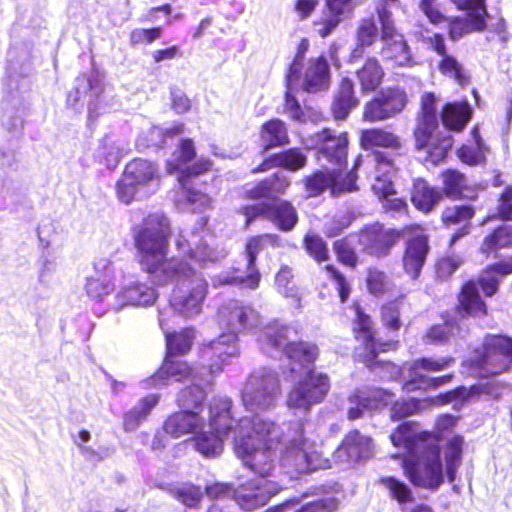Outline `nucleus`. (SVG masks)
Segmentation results:
<instances>
[{"label":"nucleus","mask_w":512,"mask_h":512,"mask_svg":"<svg viewBox=\"0 0 512 512\" xmlns=\"http://www.w3.org/2000/svg\"><path fill=\"white\" fill-rule=\"evenodd\" d=\"M460 11H466L463 16H447L448 36L457 41L465 35L483 32L486 27L488 10L486 0H450Z\"/></svg>","instance_id":"obj_11"},{"label":"nucleus","mask_w":512,"mask_h":512,"mask_svg":"<svg viewBox=\"0 0 512 512\" xmlns=\"http://www.w3.org/2000/svg\"><path fill=\"white\" fill-rule=\"evenodd\" d=\"M279 168L296 172L307 165V155L299 147H292L277 152Z\"/></svg>","instance_id":"obj_60"},{"label":"nucleus","mask_w":512,"mask_h":512,"mask_svg":"<svg viewBox=\"0 0 512 512\" xmlns=\"http://www.w3.org/2000/svg\"><path fill=\"white\" fill-rule=\"evenodd\" d=\"M332 249L339 264L355 270L361 263L360 256L349 239V235L336 239Z\"/></svg>","instance_id":"obj_53"},{"label":"nucleus","mask_w":512,"mask_h":512,"mask_svg":"<svg viewBox=\"0 0 512 512\" xmlns=\"http://www.w3.org/2000/svg\"><path fill=\"white\" fill-rule=\"evenodd\" d=\"M480 368L490 375H499L512 369V337L489 334L484 338L477 358Z\"/></svg>","instance_id":"obj_15"},{"label":"nucleus","mask_w":512,"mask_h":512,"mask_svg":"<svg viewBox=\"0 0 512 512\" xmlns=\"http://www.w3.org/2000/svg\"><path fill=\"white\" fill-rule=\"evenodd\" d=\"M237 354L236 341L233 339L226 342L223 336L201 344L198 351L201 365L207 368L212 375L221 373L231 358Z\"/></svg>","instance_id":"obj_19"},{"label":"nucleus","mask_w":512,"mask_h":512,"mask_svg":"<svg viewBox=\"0 0 512 512\" xmlns=\"http://www.w3.org/2000/svg\"><path fill=\"white\" fill-rule=\"evenodd\" d=\"M171 233L170 220L163 212L148 213L132 228L135 261L155 286L178 283L192 275L194 269L186 260L205 262L212 256L211 248L198 232L180 231L174 244L182 259L169 257Z\"/></svg>","instance_id":"obj_1"},{"label":"nucleus","mask_w":512,"mask_h":512,"mask_svg":"<svg viewBox=\"0 0 512 512\" xmlns=\"http://www.w3.org/2000/svg\"><path fill=\"white\" fill-rule=\"evenodd\" d=\"M322 270L326 273L327 279L333 284L340 303H346L352 293V284L347 276L332 263L325 264Z\"/></svg>","instance_id":"obj_58"},{"label":"nucleus","mask_w":512,"mask_h":512,"mask_svg":"<svg viewBox=\"0 0 512 512\" xmlns=\"http://www.w3.org/2000/svg\"><path fill=\"white\" fill-rule=\"evenodd\" d=\"M473 110L468 101L446 103L441 111L443 125L450 131L462 132L471 120Z\"/></svg>","instance_id":"obj_38"},{"label":"nucleus","mask_w":512,"mask_h":512,"mask_svg":"<svg viewBox=\"0 0 512 512\" xmlns=\"http://www.w3.org/2000/svg\"><path fill=\"white\" fill-rule=\"evenodd\" d=\"M443 323L434 324L426 331V338L432 344H445L460 331V325L456 319L442 315Z\"/></svg>","instance_id":"obj_54"},{"label":"nucleus","mask_w":512,"mask_h":512,"mask_svg":"<svg viewBox=\"0 0 512 512\" xmlns=\"http://www.w3.org/2000/svg\"><path fill=\"white\" fill-rule=\"evenodd\" d=\"M177 356H164L159 368L150 376L152 386L165 385L169 379L182 382L193 376V367L185 360L177 359Z\"/></svg>","instance_id":"obj_28"},{"label":"nucleus","mask_w":512,"mask_h":512,"mask_svg":"<svg viewBox=\"0 0 512 512\" xmlns=\"http://www.w3.org/2000/svg\"><path fill=\"white\" fill-rule=\"evenodd\" d=\"M331 388L326 373L309 369L288 392L286 405L289 408L309 411L313 405L323 402Z\"/></svg>","instance_id":"obj_9"},{"label":"nucleus","mask_w":512,"mask_h":512,"mask_svg":"<svg viewBox=\"0 0 512 512\" xmlns=\"http://www.w3.org/2000/svg\"><path fill=\"white\" fill-rule=\"evenodd\" d=\"M401 468L406 479L417 488L436 491L444 483L439 439L414 453L405 454Z\"/></svg>","instance_id":"obj_6"},{"label":"nucleus","mask_w":512,"mask_h":512,"mask_svg":"<svg viewBox=\"0 0 512 512\" xmlns=\"http://www.w3.org/2000/svg\"><path fill=\"white\" fill-rule=\"evenodd\" d=\"M378 27L373 16L362 18L356 28L355 46L348 58L349 63H354L364 57L367 48L372 47L378 38Z\"/></svg>","instance_id":"obj_35"},{"label":"nucleus","mask_w":512,"mask_h":512,"mask_svg":"<svg viewBox=\"0 0 512 512\" xmlns=\"http://www.w3.org/2000/svg\"><path fill=\"white\" fill-rule=\"evenodd\" d=\"M361 252L374 259L389 257L404 236L402 228L388 227L383 222L375 221L362 226L356 233Z\"/></svg>","instance_id":"obj_8"},{"label":"nucleus","mask_w":512,"mask_h":512,"mask_svg":"<svg viewBox=\"0 0 512 512\" xmlns=\"http://www.w3.org/2000/svg\"><path fill=\"white\" fill-rule=\"evenodd\" d=\"M330 82L331 73L327 58L324 55L311 58L305 68L303 90L308 93H316L327 89Z\"/></svg>","instance_id":"obj_30"},{"label":"nucleus","mask_w":512,"mask_h":512,"mask_svg":"<svg viewBox=\"0 0 512 512\" xmlns=\"http://www.w3.org/2000/svg\"><path fill=\"white\" fill-rule=\"evenodd\" d=\"M328 169H315L301 179L307 198H316L329 190Z\"/></svg>","instance_id":"obj_56"},{"label":"nucleus","mask_w":512,"mask_h":512,"mask_svg":"<svg viewBox=\"0 0 512 512\" xmlns=\"http://www.w3.org/2000/svg\"><path fill=\"white\" fill-rule=\"evenodd\" d=\"M357 165L356 162L354 167L350 170H343L340 167L337 169H328L330 194L332 196H339L358 190Z\"/></svg>","instance_id":"obj_45"},{"label":"nucleus","mask_w":512,"mask_h":512,"mask_svg":"<svg viewBox=\"0 0 512 512\" xmlns=\"http://www.w3.org/2000/svg\"><path fill=\"white\" fill-rule=\"evenodd\" d=\"M512 275V256L487 264L477 279H468L462 283L457 294L454 312L460 319L483 318L489 313L485 297L491 298L500 290L501 279Z\"/></svg>","instance_id":"obj_4"},{"label":"nucleus","mask_w":512,"mask_h":512,"mask_svg":"<svg viewBox=\"0 0 512 512\" xmlns=\"http://www.w3.org/2000/svg\"><path fill=\"white\" fill-rule=\"evenodd\" d=\"M364 283L367 293L376 298L390 294L394 287L389 273L378 265H369L365 269Z\"/></svg>","instance_id":"obj_42"},{"label":"nucleus","mask_w":512,"mask_h":512,"mask_svg":"<svg viewBox=\"0 0 512 512\" xmlns=\"http://www.w3.org/2000/svg\"><path fill=\"white\" fill-rule=\"evenodd\" d=\"M356 79L363 94L375 92L384 82L386 72L376 56L367 57L355 71Z\"/></svg>","instance_id":"obj_34"},{"label":"nucleus","mask_w":512,"mask_h":512,"mask_svg":"<svg viewBox=\"0 0 512 512\" xmlns=\"http://www.w3.org/2000/svg\"><path fill=\"white\" fill-rule=\"evenodd\" d=\"M262 152L290 143L287 124L279 118H271L261 124L258 130Z\"/></svg>","instance_id":"obj_36"},{"label":"nucleus","mask_w":512,"mask_h":512,"mask_svg":"<svg viewBox=\"0 0 512 512\" xmlns=\"http://www.w3.org/2000/svg\"><path fill=\"white\" fill-rule=\"evenodd\" d=\"M311 139L317 158L324 159L330 164L339 167L347 165L348 132L342 131L337 133L332 128L325 127L312 134Z\"/></svg>","instance_id":"obj_18"},{"label":"nucleus","mask_w":512,"mask_h":512,"mask_svg":"<svg viewBox=\"0 0 512 512\" xmlns=\"http://www.w3.org/2000/svg\"><path fill=\"white\" fill-rule=\"evenodd\" d=\"M294 330L288 325L278 323H269L266 325L260 335L259 341L263 348L267 350H281L285 354L288 344H291V333Z\"/></svg>","instance_id":"obj_44"},{"label":"nucleus","mask_w":512,"mask_h":512,"mask_svg":"<svg viewBox=\"0 0 512 512\" xmlns=\"http://www.w3.org/2000/svg\"><path fill=\"white\" fill-rule=\"evenodd\" d=\"M377 483L383 486L389 497L396 501L400 506L410 504L414 501V494L411 487L395 476H381Z\"/></svg>","instance_id":"obj_49"},{"label":"nucleus","mask_w":512,"mask_h":512,"mask_svg":"<svg viewBox=\"0 0 512 512\" xmlns=\"http://www.w3.org/2000/svg\"><path fill=\"white\" fill-rule=\"evenodd\" d=\"M285 357L290 363L291 372L314 369L320 349L314 342L297 340L292 341L285 349Z\"/></svg>","instance_id":"obj_29"},{"label":"nucleus","mask_w":512,"mask_h":512,"mask_svg":"<svg viewBox=\"0 0 512 512\" xmlns=\"http://www.w3.org/2000/svg\"><path fill=\"white\" fill-rule=\"evenodd\" d=\"M163 28L153 26L149 28H134L129 33V43L131 46L150 45L161 38Z\"/></svg>","instance_id":"obj_64"},{"label":"nucleus","mask_w":512,"mask_h":512,"mask_svg":"<svg viewBox=\"0 0 512 512\" xmlns=\"http://www.w3.org/2000/svg\"><path fill=\"white\" fill-rule=\"evenodd\" d=\"M284 247L282 237L274 232L260 233L246 239L243 255L246 259V274H242L239 268H232L218 278L219 285L237 286L248 290H256L260 287L261 272L257 267L258 255L267 249H279Z\"/></svg>","instance_id":"obj_7"},{"label":"nucleus","mask_w":512,"mask_h":512,"mask_svg":"<svg viewBox=\"0 0 512 512\" xmlns=\"http://www.w3.org/2000/svg\"><path fill=\"white\" fill-rule=\"evenodd\" d=\"M353 308L355 315L352 320V335L359 343L353 352L355 361L362 363L371 372L392 375L397 371V365L389 360H379L378 356L380 353L396 350L399 341L378 339L372 317L358 303Z\"/></svg>","instance_id":"obj_5"},{"label":"nucleus","mask_w":512,"mask_h":512,"mask_svg":"<svg viewBox=\"0 0 512 512\" xmlns=\"http://www.w3.org/2000/svg\"><path fill=\"white\" fill-rule=\"evenodd\" d=\"M384 59L395 67H413L417 64L414 60L411 48L404 35L397 39L384 43L381 48Z\"/></svg>","instance_id":"obj_40"},{"label":"nucleus","mask_w":512,"mask_h":512,"mask_svg":"<svg viewBox=\"0 0 512 512\" xmlns=\"http://www.w3.org/2000/svg\"><path fill=\"white\" fill-rule=\"evenodd\" d=\"M407 103L404 88L397 85L382 88L364 104L362 119L368 123L388 120L402 112Z\"/></svg>","instance_id":"obj_13"},{"label":"nucleus","mask_w":512,"mask_h":512,"mask_svg":"<svg viewBox=\"0 0 512 512\" xmlns=\"http://www.w3.org/2000/svg\"><path fill=\"white\" fill-rule=\"evenodd\" d=\"M360 104L357 96L355 83L349 76H343L337 83L334 90L330 112L336 121L346 120L352 110Z\"/></svg>","instance_id":"obj_24"},{"label":"nucleus","mask_w":512,"mask_h":512,"mask_svg":"<svg viewBox=\"0 0 512 512\" xmlns=\"http://www.w3.org/2000/svg\"><path fill=\"white\" fill-rule=\"evenodd\" d=\"M464 263V260L457 255H444L439 257L435 264V277L437 280H449L454 272Z\"/></svg>","instance_id":"obj_63"},{"label":"nucleus","mask_w":512,"mask_h":512,"mask_svg":"<svg viewBox=\"0 0 512 512\" xmlns=\"http://www.w3.org/2000/svg\"><path fill=\"white\" fill-rule=\"evenodd\" d=\"M304 422L299 420L290 422L287 426V434L282 430L280 445V462L288 469V473H306L312 470V463L306 452Z\"/></svg>","instance_id":"obj_12"},{"label":"nucleus","mask_w":512,"mask_h":512,"mask_svg":"<svg viewBox=\"0 0 512 512\" xmlns=\"http://www.w3.org/2000/svg\"><path fill=\"white\" fill-rule=\"evenodd\" d=\"M476 209L469 204H454L446 206L440 215L441 223L444 226H456L463 224L464 227L470 226L471 220L475 217Z\"/></svg>","instance_id":"obj_48"},{"label":"nucleus","mask_w":512,"mask_h":512,"mask_svg":"<svg viewBox=\"0 0 512 512\" xmlns=\"http://www.w3.org/2000/svg\"><path fill=\"white\" fill-rule=\"evenodd\" d=\"M291 179L282 172L246 184L241 198L257 201L239 207L238 213L244 217V224L249 227L257 219L271 222L281 232H291L299 222V214L292 201L283 199L290 187Z\"/></svg>","instance_id":"obj_2"},{"label":"nucleus","mask_w":512,"mask_h":512,"mask_svg":"<svg viewBox=\"0 0 512 512\" xmlns=\"http://www.w3.org/2000/svg\"><path fill=\"white\" fill-rule=\"evenodd\" d=\"M302 247L306 254L318 264L330 259L326 241L316 233H306L302 239Z\"/></svg>","instance_id":"obj_59"},{"label":"nucleus","mask_w":512,"mask_h":512,"mask_svg":"<svg viewBox=\"0 0 512 512\" xmlns=\"http://www.w3.org/2000/svg\"><path fill=\"white\" fill-rule=\"evenodd\" d=\"M206 399V392L201 385L191 384L182 388L177 397L179 407L201 412Z\"/></svg>","instance_id":"obj_57"},{"label":"nucleus","mask_w":512,"mask_h":512,"mask_svg":"<svg viewBox=\"0 0 512 512\" xmlns=\"http://www.w3.org/2000/svg\"><path fill=\"white\" fill-rule=\"evenodd\" d=\"M279 391L280 381L275 374L253 373L249 375L244 384L242 401L250 411L266 410L274 405Z\"/></svg>","instance_id":"obj_14"},{"label":"nucleus","mask_w":512,"mask_h":512,"mask_svg":"<svg viewBox=\"0 0 512 512\" xmlns=\"http://www.w3.org/2000/svg\"><path fill=\"white\" fill-rule=\"evenodd\" d=\"M359 145L365 151L376 147L399 150L402 148V141L399 136L385 128L373 127L360 131Z\"/></svg>","instance_id":"obj_37"},{"label":"nucleus","mask_w":512,"mask_h":512,"mask_svg":"<svg viewBox=\"0 0 512 512\" xmlns=\"http://www.w3.org/2000/svg\"><path fill=\"white\" fill-rule=\"evenodd\" d=\"M114 276L109 272L96 273L86 278L85 291L94 302H102L115 290Z\"/></svg>","instance_id":"obj_46"},{"label":"nucleus","mask_w":512,"mask_h":512,"mask_svg":"<svg viewBox=\"0 0 512 512\" xmlns=\"http://www.w3.org/2000/svg\"><path fill=\"white\" fill-rule=\"evenodd\" d=\"M182 279L170 297L172 309L185 318L200 314L203 302L208 292V285L203 279Z\"/></svg>","instance_id":"obj_17"},{"label":"nucleus","mask_w":512,"mask_h":512,"mask_svg":"<svg viewBox=\"0 0 512 512\" xmlns=\"http://www.w3.org/2000/svg\"><path fill=\"white\" fill-rule=\"evenodd\" d=\"M436 102L437 98L434 92H425L421 95L420 108L413 129L421 136L427 134L430 129L438 128Z\"/></svg>","instance_id":"obj_41"},{"label":"nucleus","mask_w":512,"mask_h":512,"mask_svg":"<svg viewBox=\"0 0 512 512\" xmlns=\"http://www.w3.org/2000/svg\"><path fill=\"white\" fill-rule=\"evenodd\" d=\"M223 425H215V432H200L194 437L195 449L206 458L219 456L223 451V437L233 436L232 428L236 422L224 417Z\"/></svg>","instance_id":"obj_27"},{"label":"nucleus","mask_w":512,"mask_h":512,"mask_svg":"<svg viewBox=\"0 0 512 512\" xmlns=\"http://www.w3.org/2000/svg\"><path fill=\"white\" fill-rule=\"evenodd\" d=\"M416 422H403L399 424L390 434V440L394 447H403L406 454L414 453L415 451L424 448L430 442H434L439 437L431 431L417 432Z\"/></svg>","instance_id":"obj_23"},{"label":"nucleus","mask_w":512,"mask_h":512,"mask_svg":"<svg viewBox=\"0 0 512 512\" xmlns=\"http://www.w3.org/2000/svg\"><path fill=\"white\" fill-rule=\"evenodd\" d=\"M203 425L198 411L182 410L170 414L163 423V430L173 438L194 433Z\"/></svg>","instance_id":"obj_31"},{"label":"nucleus","mask_w":512,"mask_h":512,"mask_svg":"<svg viewBox=\"0 0 512 512\" xmlns=\"http://www.w3.org/2000/svg\"><path fill=\"white\" fill-rule=\"evenodd\" d=\"M489 151V148H482L478 145H470L464 143L456 149V155L460 162L465 165L474 167L486 164V155Z\"/></svg>","instance_id":"obj_61"},{"label":"nucleus","mask_w":512,"mask_h":512,"mask_svg":"<svg viewBox=\"0 0 512 512\" xmlns=\"http://www.w3.org/2000/svg\"><path fill=\"white\" fill-rule=\"evenodd\" d=\"M175 160L169 161L168 172L173 173L180 165H186L196 157V148L191 138H182L174 151Z\"/></svg>","instance_id":"obj_62"},{"label":"nucleus","mask_w":512,"mask_h":512,"mask_svg":"<svg viewBox=\"0 0 512 512\" xmlns=\"http://www.w3.org/2000/svg\"><path fill=\"white\" fill-rule=\"evenodd\" d=\"M167 492L172 498L189 508H197L203 498L201 488L192 483L170 484Z\"/></svg>","instance_id":"obj_52"},{"label":"nucleus","mask_w":512,"mask_h":512,"mask_svg":"<svg viewBox=\"0 0 512 512\" xmlns=\"http://www.w3.org/2000/svg\"><path fill=\"white\" fill-rule=\"evenodd\" d=\"M194 330L183 328L180 331L165 332L166 352L165 355L184 356L188 354L194 342Z\"/></svg>","instance_id":"obj_47"},{"label":"nucleus","mask_w":512,"mask_h":512,"mask_svg":"<svg viewBox=\"0 0 512 512\" xmlns=\"http://www.w3.org/2000/svg\"><path fill=\"white\" fill-rule=\"evenodd\" d=\"M123 173L140 187L160 179L158 166L154 162L140 157L130 160L125 165Z\"/></svg>","instance_id":"obj_43"},{"label":"nucleus","mask_w":512,"mask_h":512,"mask_svg":"<svg viewBox=\"0 0 512 512\" xmlns=\"http://www.w3.org/2000/svg\"><path fill=\"white\" fill-rule=\"evenodd\" d=\"M416 39L426 43L431 51L440 56L437 68L443 77L453 80L460 87H466L471 83V76L464 65L455 56L448 53L442 33L435 32L425 37L422 32H419L416 34Z\"/></svg>","instance_id":"obj_16"},{"label":"nucleus","mask_w":512,"mask_h":512,"mask_svg":"<svg viewBox=\"0 0 512 512\" xmlns=\"http://www.w3.org/2000/svg\"><path fill=\"white\" fill-rule=\"evenodd\" d=\"M436 130L430 129L424 136L413 131L415 151L425 152V162L432 165L444 162L454 144L452 135L440 132L435 133Z\"/></svg>","instance_id":"obj_20"},{"label":"nucleus","mask_w":512,"mask_h":512,"mask_svg":"<svg viewBox=\"0 0 512 512\" xmlns=\"http://www.w3.org/2000/svg\"><path fill=\"white\" fill-rule=\"evenodd\" d=\"M222 318L233 333L245 332L259 322V314L251 305H244L239 301H231L223 307Z\"/></svg>","instance_id":"obj_26"},{"label":"nucleus","mask_w":512,"mask_h":512,"mask_svg":"<svg viewBox=\"0 0 512 512\" xmlns=\"http://www.w3.org/2000/svg\"><path fill=\"white\" fill-rule=\"evenodd\" d=\"M387 394L386 390L378 387L356 389L349 397V401L361 405L366 410H375L383 405Z\"/></svg>","instance_id":"obj_55"},{"label":"nucleus","mask_w":512,"mask_h":512,"mask_svg":"<svg viewBox=\"0 0 512 512\" xmlns=\"http://www.w3.org/2000/svg\"><path fill=\"white\" fill-rule=\"evenodd\" d=\"M404 296L385 301L380 306L379 318L382 326L392 333H397L402 327L401 309Z\"/></svg>","instance_id":"obj_50"},{"label":"nucleus","mask_w":512,"mask_h":512,"mask_svg":"<svg viewBox=\"0 0 512 512\" xmlns=\"http://www.w3.org/2000/svg\"><path fill=\"white\" fill-rule=\"evenodd\" d=\"M275 494L270 482L263 479H248L233 491V498L244 511H253L268 503Z\"/></svg>","instance_id":"obj_21"},{"label":"nucleus","mask_w":512,"mask_h":512,"mask_svg":"<svg viewBox=\"0 0 512 512\" xmlns=\"http://www.w3.org/2000/svg\"><path fill=\"white\" fill-rule=\"evenodd\" d=\"M233 430V447L244 465L260 479L270 476L274 469L272 451L279 449L282 429L275 422L241 418Z\"/></svg>","instance_id":"obj_3"},{"label":"nucleus","mask_w":512,"mask_h":512,"mask_svg":"<svg viewBox=\"0 0 512 512\" xmlns=\"http://www.w3.org/2000/svg\"><path fill=\"white\" fill-rule=\"evenodd\" d=\"M409 196L414 209L424 215L431 214L443 200L440 189L423 177L412 180Z\"/></svg>","instance_id":"obj_25"},{"label":"nucleus","mask_w":512,"mask_h":512,"mask_svg":"<svg viewBox=\"0 0 512 512\" xmlns=\"http://www.w3.org/2000/svg\"><path fill=\"white\" fill-rule=\"evenodd\" d=\"M160 394L153 393L140 398L138 402L123 414V429L125 432L135 431L146 421L152 410L160 401Z\"/></svg>","instance_id":"obj_39"},{"label":"nucleus","mask_w":512,"mask_h":512,"mask_svg":"<svg viewBox=\"0 0 512 512\" xmlns=\"http://www.w3.org/2000/svg\"><path fill=\"white\" fill-rule=\"evenodd\" d=\"M464 438L461 435L453 436L446 445L444 454L445 472L449 482L456 478L458 468L462 463Z\"/></svg>","instance_id":"obj_51"},{"label":"nucleus","mask_w":512,"mask_h":512,"mask_svg":"<svg viewBox=\"0 0 512 512\" xmlns=\"http://www.w3.org/2000/svg\"><path fill=\"white\" fill-rule=\"evenodd\" d=\"M158 298L157 291L146 283L134 282L123 287L116 294V299L121 307H149Z\"/></svg>","instance_id":"obj_32"},{"label":"nucleus","mask_w":512,"mask_h":512,"mask_svg":"<svg viewBox=\"0 0 512 512\" xmlns=\"http://www.w3.org/2000/svg\"><path fill=\"white\" fill-rule=\"evenodd\" d=\"M512 249V225L502 223L492 228L482 239L479 252L486 258H495L501 250Z\"/></svg>","instance_id":"obj_33"},{"label":"nucleus","mask_w":512,"mask_h":512,"mask_svg":"<svg viewBox=\"0 0 512 512\" xmlns=\"http://www.w3.org/2000/svg\"><path fill=\"white\" fill-rule=\"evenodd\" d=\"M408 238L404 242L401 256L403 272L411 279L418 280L427 263L431 251L429 235L421 224L410 223L404 225V235Z\"/></svg>","instance_id":"obj_10"},{"label":"nucleus","mask_w":512,"mask_h":512,"mask_svg":"<svg viewBox=\"0 0 512 512\" xmlns=\"http://www.w3.org/2000/svg\"><path fill=\"white\" fill-rule=\"evenodd\" d=\"M441 180L440 192L442 197L451 201L470 200L478 198L477 189L469 182L467 175L457 168H446L439 174Z\"/></svg>","instance_id":"obj_22"}]
</instances>
